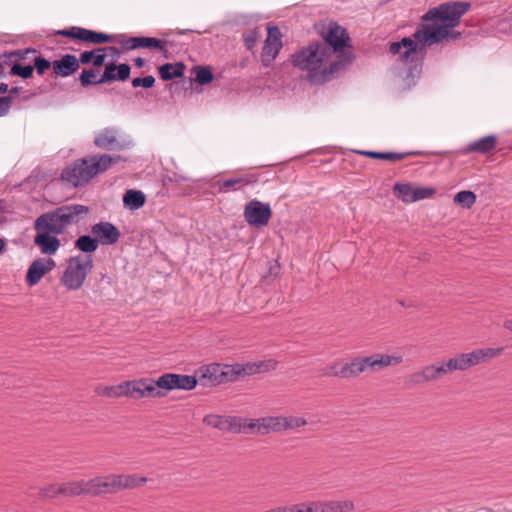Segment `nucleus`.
Masks as SVG:
<instances>
[{
    "label": "nucleus",
    "instance_id": "nucleus-1",
    "mask_svg": "<svg viewBox=\"0 0 512 512\" xmlns=\"http://www.w3.org/2000/svg\"><path fill=\"white\" fill-rule=\"evenodd\" d=\"M456 26L418 23L411 36L391 42L388 51L392 55H399V60L406 66V78L414 82L422 74L428 47L461 38V32L453 30Z\"/></svg>",
    "mask_w": 512,
    "mask_h": 512
},
{
    "label": "nucleus",
    "instance_id": "nucleus-2",
    "mask_svg": "<svg viewBox=\"0 0 512 512\" xmlns=\"http://www.w3.org/2000/svg\"><path fill=\"white\" fill-rule=\"evenodd\" d=\"M88 213V206L66 204L41 214L34 221V244L42 254L54 255L61 245L57 235L63 234L69 226L78 224Z\"/></svg>",
    "mask_w": 512,
    "mask_h": 512
},
{
    "label": "nucleus",
    "instance_id": "nucleus-3",
    "mask_svg": "<svg viewBox=\"0 0 512 512\" xmlns=\"http://www.w3.org/2000/svg\"><path fill=\"white\" fill-rule=\"evenodd\" d=\"M319 34L322 37L320 45L324 50L332 57L337 55V60L332 61L327 67L322 69L319 74L320 79L316 81L329 82L337 73L345 70L346 66L350 64L355 56L346 51V48H351V38L347 30L340 26L337 22L330 21L327 25H321V29H318V25H315Z\"/></svg>",
    "mask_w": 512,
    "mask_h": 512
},
{
    "label": "nucleus",
    "instance_id": "nucleus-4",
    "mask_svg": "<svg viewBox=\"0 0 512 512\" xmlns=\"http://www.w3.org/2000/svg\"><path fill=\"white\" fill-rule=\"evenodd\" d=\"M330 58L331 56L320 45V40H315L293 54L292 63L295 67L308 71L310 82L319 85L325 83L316 81V79H320L319 74L322 70L319 69Z\"/></svg>",
    "mask_w": 512,
    "mask_h": 512
},
{
    "label": "nucleus",
    "instance_id": "nucleus-5",
    "mask_svg": "<svg viewBox=\"0 0 512 512\" xmlns=\"http://www.w3.org/2000/svg\"><path fill=\"white\" fill-rule=\"evenodd\" d=\"M471 9L468 1H449L430 8L424 13L419 23L424 24H451L458 25L461 17Z\"/></svg>",
    "mask_w": 512,
    "mask_h": 512
},
{
    "label": "nucleus",
    "instance_id": "nucleus-6",
    "mask_svg": "<svg viewBox=\"0 0 512 512\" xmlns=\"http://www.w3.org/2000/svg\"><path fill=\"white\" fill-rule=\"evenodd\" d=\"M131 67L127 63H119L112 61L106 63L103 73L99 79L97 71L93 68L83 69L79 74L78 80L82 87L87 88L91 85H100L112 83L115 81H126L130 78Z\"/></svg>",
    "mask_w": 512,
    "mask_h": 512
},
{
    "label": "nucleus",
    "instance_id": "nucleus-7",
    "mask_svg": "<svg viewBox=\"0 0 512 512\" xmlns=\"http://www.w3.org/2000/svg\"><path fill=\"white\" fill-rule=\"evenodd\" d=\"M502 348H486L476 349L470 353H461L446 361V367L450 372L459 370L464 371L472 366H475L486 358H493L502 352Z\"/></svg>",
    "mask_w": 512,
    "mask_h": 512
},
{
    "label": "nucleus",
    "instance_id": "nucleus-8",
    "mask_svg": "<svg viewBox=\"0 0 512 512\" xmlns=\"http://www.w3.org/2000/svg\"><path fill=\"white\" fill-rule=\"evenodd\" d=\"M95 176L90 158L75 160L61 172V179L73 187L87 184Z\"/></svg>",
    "mask_w": 512,
    "mask_h": 512
},
{
    "label": "nucleus",
    "instance_id": "nucleus-9",
    "mask_svg": "<svg viewBox=\"0 0 512 512\" xmlns=\"http://www.w3.org/2000/svg\"><path fill=\"white\" fill-rule=\"evenodd\" d=\"M125 50L148 49L151 51H159L165 59L171 57V53L167 48L168 41L156 37L133 36L120 41Z\"/></svg>",
    "mask_w": 512,
    "mask_h": 512
},
{
    "label": "nucleus",
    "instance_id": "nucleus-10",
    "mask_svg": "<svg viewBox=\"0 0 512 512\" xmlns=\"http://www.w3.org/2000/svg\"><path fill=\"white\" fill-rule=\"evenodd\" d=\"M191 75L194 77L170 83L168 86L170 92L175 94L179 93L180 90L185 92L191 91L193 83L203 86L210 84L214 80V74L210 66L195 65L191 69Z\"/></svg>",
    "mask_w": 512,
    "mask_h": 512
},
{
    "label": "nucleus",
    "instance_id": "nucleus-11",
    "mask_svg": "<svg viewBox=\"0 0 512 512\" xmlns=\"http://www.w3.org/2000/svg\"><path fill=\"white\" fill-rule=\"evenodd\" d=\"M243 215L251 227L262 228L268 225L272 217V209L269 203L253 199L245 205Z\"/></svg>",
    "mask_w": 512,
    "mask_h": 512
},
{
    "label": "nucleus",
    "instance_id": "nucleus-12",
    "mask_svg": "<svg viewBox=\"0 0 512 512\" xmlns=\"http://www.w3.org/2000/svg\"><path fill=\"white\" fill-rule=\"evenodd\" d=\"M199 382L197 375H183L176 373H165L160 376L159 384L162 385L161 389L170 391L174 389H181L190 391L194 389Z\"/></svg>",
    "mask_w": 512,
    "mask_h": 512
},
{
    "label": "nucleus",
    "instance_id": "nucleus-13",
    "mask_svg": "<svg viewBox=\"0 0 512 512\" xmlns=\"http://www.w3.org/2000/svg\"><path fill=\"white\" fill-rule=\"evenodd\" d=\"M87 482L88 488L86 490V495L101 496L117 493L119 491L117 474L97 476Z\"/></svg>",
    "mask_w": 512,
    "mask_h": 512
},
{
    "label": "nucleus",
    "instance_id": "nucleus-14",
    "mask_svg": "<svg viewBox=\"0 0 512 512\" xmlns=\"http://www.w3.org/2000/svg\"><path fill=\"white\" fill-rule=\"evenodd\" d=\"M80 256L71 257L61 277L62 284L68 290H78L85 281V272L81 271Z\"/></svg>",
    "mask_w": 512,
    "mask_h": 512
},
{
    "label": "nucleus",
    "instance_id": "nucleus-15",
    "mask_svg": "<svg viewBox=\"0 0 512 512\" xmlns=\"http://www.w3.org/2000/svg\"><path fill=\"white\" fill-rule=\"evenodd\" d=\"M56 267V262L50 257H42L34 260L26 272V284L29 287L37 285L40 280Z\"/></svg>",
    "mask_w": 512,
    "mask_h": 512
},
{
    "label": "nucleus",
    "instance_id": "nucleus-16",
    "mask_svg": "<svg viewBox=\"0 0 512 512\" xmlns=\"http://www.w3.org/2000/svg\"><path fill=\"white\" fill-rule=\"evenodd\" d=\"M364 372H377L389 366H396L403 362L400 355H387L375 353L370 356H362Z\"/></svg>",
    "mask_w": 512,
    "mask_h": 512
},
{
    "label": "nucleus",
    "instance_id": "nucleus-17",
    "mask_svg": "<svg viewBox=\"0 0 512 512\" xmlns=\"http://www.w3.org/2000/svg\"><path fill=\"white\" fill-rule=\"evenodd\" d=\"M91 233L96 237L101 245L109 246L116 244L120 237L121 232L111 222L100 221L91 227Z\"/></svg>",
    "mask_w": 512,
    "mask_h": 512
},
{
    "label": "nucleus",
    "instance_id": "nucleus-18",
    "mask_svg": "<svg viewBox=\"0 0 512 512\" xmlns=\"http://www.w3.org/2000/svg\"><path fill=\"white\" fill-rule=\"evenodd\" d=\"M80 62L75 55L65 54L52 62V76L69 77L78 71Z\"/></svg>",
    "mask_w": 512,
    "mask_h": 512
},
{
    "label": "nucleus",
    "instance_id": "nucleus-19",
    "mask_svg": "<svg viewBox=\"0 0 512 512\" xmlns=\"http://www.w3.org/2000/svg\"><path fill=\"white\" fill-rule=\"evenodd\" d=\"M223 365L220 363H213L207 366H202L196 371L199 382L203 386H216L220 384L219 378H222Z\"/></svg>",
    "mask_w": 512,
    "mask_h": 512
},
{
    "label": "nucleus",
    "instance_id": "nucleus-20",
    "mask_svg": "<svg viewBox=\"0 0 512 512\" xmlns=\"http://www.w3.org/2000/svg\"><path fill=\"white\" fill-rule=\"evenodd\" d=\"M364 373L362 356L351 358L350 361L340 366L339 371L323 373L324 376H334L342 379L355 378Z\"/></svg>",
    "mask_w": 512,
    "mask_h": 512
},
{
    "label": "nucleus",
    "instance_id": "nucleus-21",
    "mask_svg": "<svg viewBox=\"0 0 512 512\" xmlns=\"http://www.w3.org/2000/svg\"><path fill=\"white\" fill-rule=\"evenodd\" d=\"M117 136V129L105 128L95 136L94 145L104 150H122L124 148V145L119 143Z\"/></svg>",
    "mask_w": 512,
    "mask_h": 512
},
{
    "label": "nucleus",
    "instance_id": "nucleus-22",
    "mask_svg": "<svg viewBox=\"0 0 512 512\" xmlns=\"http://www.w3.org/2000/svg\"><path fill=\"white\" fill-rule=\"evenodd\" d=\"M79 41L94 45L110 44L117 41V36L81 27Z\"/></svg>",
    "mask_w": 512,
    "mask_h": 512
},
{
    "label": "nucleus",
    "instance_id": "nucleus-23",
    "mask_svg": "<svg viewBox=\"0 0 512 512\" xmlns=\"http://www.w3.org/2000/svg\"><path fill=\"white\" fill-rule=\"evenodd\" d=\"M236 416L206 415L203 423L207 426L235 433Z\"/></svg>",
    "mask_w": 512,
    "mask_h": 512
},
{
    "label": "nucleus",
    "instance_id": "nucleus-24",
    "mask_svg": "<svg viewBox=\"0 0 512 512\" xmlns=\"http://www.w3.org/2000/svg\"><path fill=\"white\" fill-rule=\"evenodd\" d=\"M497 144V137L495 135H487L482 137L474 142L469 143L464 152L465 153H480V154H488L493 151Z\"/></svg>",
    "mask_w": 512,
    "mask_h": 512
},
{
    "label": "nucleus",
    "instance_id": "nucleus-25",
    "mask_svg": "<svg viewBox=\"0 0 512 512\" xmlns=\"http://www.w3.org/2000/svg\"><path fill=\"white\" fill-rule=\"evenodd\" d=\"M186 66L183 62L164 63L158 67L159 77L163 81H170L177 78H182L185 73Z\"/></svg>",
    "mask_w": 512,
    "mask_h": 512
},
{
    "label": "nucleus",
    "instance_id": "nucleus-26",
    "mask_svg": "<svg viewBox=\"0 0 512 512\" xmlns=\"http://www.w3.org/2000/svg\"><path fill=\"white\" fill-rule=\"evenodd\" d=\"M235 433L263 435L261 418L249 419L236 416Z\"/></svg>",
    "mask_w": 512,
    "mask_h": 512
},
{
    "label": "nucleus",
    "instance_id": "nucleus-27",
    "mask_svg": "<svg viewBox=\"0 0 512 512\" xmlns=\"http://www.w3.org/2000/svg\"><path fill=\"white\" fill-rule=\"evenodd\" d=\"M356 153L372 159L397 162L407 158L410 155H417V152H377L368 150H359Z\"/></svg>",
    "mask_w": 512,
    "mask_h": 512
},
{
    "label": "nucleus",
    "instance_id": "nucleus-28",
    "mask_svg": "<svg viewBox=\"0 0 512 512\" xmlns=\"http://www.w3.org/2000/svg\"><path fill=\"white\" fill-rule=\"evenodd\" d=\"M88 482L85 480L67 482L61 484L54 492L56 495H63L66 497L79 496L86 494Z\"/></svg>",
    "mask_w": 512,
    "mask_h": 512
},
{
    "label": "nucleus",
    "instance_id": "nucleus-29",
    "mask_svg": "<svg viewBox=\"0 0 512 512\" xmlns=\"http://www.w3.org/2000/svg\"><path fill=\"white\" fill-rule=\"evenodd\" d=\"M145 194L140 190L129 189L123 195V205L129 210H137L144 206Z\"/></svg>",
    "mask_w": 512,
    "mask_h": 512
},
{
    "label": "nucleus",
    "instance_id": "nucleus-30",
    "mask_svg": "<svg viewBox=\"0 0 512 512\" xmlns=\"http://www.w3.org/2000/svg\"><path fill=\"white\" fill-rule=\"evenodd\" d=\"M78 60L80 65L92 64L96 68L106 65L105 58L100 47L82 52Z\"/></svg>",
    "mask_w": 512,
    "mask_h": 512
},
{
    "label": "nucleus",
    "instance_id": "nucleus-31",
    "mask_svg": "<svg viewBox=\"0 0 512 512\" xmlns=\"http://www.w3.org/2000/svg\"><path fill=\"white\" fill-rule=\"evenodd\" d=\"M74 246L86 255H91L98 249L99 243L95 236L86 234L79 236L74 242Z\"/></svg>",
    "mask_w": 512,
    "mask_h": 512
},
{
    "label": "nucleus",
    "instance_id": "nucleus-32",
    "mask_svg": "<svg viewBox=\"0 0 512 512\" xmlns=\"http://www.w3.org/2000/svg\"><path fill=\"white\" fill-rule=\"evenodd\" d=\"M119 491L124 489H133L144 485L147 482L146 477H140L136 474H119L117 475Z\"/></svg>",
    "mask_w": 512,
    "mask_h": 512
},
{
    "label": "nucleus",
    "instance_id": "nucleus-33",
    "mask_svg": "<svg viewBox=\"0 0 512 512\" xmlns=\"http://www.w3.org/2000/svg\"><path fill=\"white\" fill-rule=\"evenodd\" d=\"M143 383V389L145 391L146 398H162L166 396V393L163 391L164 389H161V386L159 384L160 377L157 380H154L152 378H141Z\"/></svg>",
    "mask_w": 512,
    "mask_h": 512
},
{
    "label": "nucleus",
    "instance_id": "nucleus-34",
    "mask_svg": "<svg viewBox=\"0 0 512 512\" xmlns=\"http://www.w3.org/2000/svg\"><path fill=\"white\" fill-rule=\"evenodd\" d=\"M261 424L263 435L269 434L270 432H282L283 428V416H267L261 417Z\"/></svg>",
    "mask_w": 512,
    "mask_h": 512
},
{
    "label": "nucleus",
    "instance_id": "nucleus-35",
    "mask_svg": "<svg viewBox=\"0 0 512 512\" xmlns=\"http://www.w3.org/2000/svg\"><path fill=\"white\" fill-rule=\"evenodd\" d=\"M428 382L436 381L441 379L450 371L446 367V361H442L441 363H435L431 365H427L424 367Z\"/></svg>",
    "mask_w": 512,
    "mask_h": 512
},
{
    "label": "nucleus",
    "instance_id": "nucleus-36",
    "mask_svg": "<svg viewBox=\"0 0 512 512\" xmlns=\"http://www.w3.org/2000/svg\"><path fill=\"white\" fill-rule=\"evenodd\" d=\"M412 192L413 184L411 183H396L393 186V194L396 198L400 199L404 203H412Z\"/></svg>",
    "mask_w": 512,
    "mask_h": 512
},
{
    "label": "nucleus",
    "instance_id": "nucleus-37",
    "mask_svg": "<svg viewBox=\"0 0 512 512\" xmlns=\"http://www.w3.org/2000/svg\"><path fill=\"white\" fill-rule=\"evenodd\" d=\"M476 194L470 190H462L455 194L453 201L462 208L470 209L476 203Z\"/></svg>",
    "mask_w": 512,
    "mask_h": 512
},
{
    "label": "nucleus",
    "instance_id": "nucleus-38",
    "mask_svg": "<svg viewBox=\"0 0 512 512\" xmlns=\"http://www.w3.org/2000/svg\"><path fill=\"white\" fill-rule=\"evenodd\" d=\"M92 168L95 171V176L108 170L112 166V155L103 154L100 156L94 155L90 157Z\"/></svg>",
    "mask_w": 512,
    "mask_h": 512
},
{
    "label": "nucleus",
    "instance_id": "nucleus-39",
    "mask_svg": "<svg viewBox=\"0 0 512 512\" xmlns=\"http://www.w3.org/2000/svg\"><path fill=\"white\" fill-rule=\"evenodd\" d=\"M354 508V503L350 500L324 502V512H351Z\"/></svg>",
    "mask_w": 512,
    "mask_h": 512
},
{
    "label": "nucleus",
    "instance_id": "nucleus-40",
    "mask_svg": "<svg viewBox=\"0 0 512 512\" xmlns=\"http://www.w3.org/2000/svg\"><path fill=\"white\" fill-rule=\"evenodd\" d=\"M143 383L144 382L141 381V378L126 381V396L137 400L146 398L145 391L143 389Z\"/></svg>",
    "mask_w": 512,
    "mask_h": 512
},
{
    "label": "nucleus",
    "instance_id": "nucleus-41",
    "mask_svg": "<svg viewBox=\"0 0 512 512\" xmlns=\"http://www.w3.org/2000/svg\"><path fill=\"white\" fill-rule=\"evenodd\" d=\"M98 394L109 398H119L121 396H126V381L114 386H105L98 390Z\"/></svg>",
    "mask_w": 512,
    "mask_h": 512
},
{
    "label": "nucleus",
    "instance_id": "nucleus-42",
    "mask_svg": "<svg viewBox=\"0 0 512 512\" xmlns=\"http://www.w3.org/2000/svg\"><path fill=\"white\" fill-rule=\"evenodd\" d=\"M34 67L32 65H22L20 62L14 61L10 69V75L18 76L22 79H30L33 77Z\"/></svg>",
    "mask_w": 512,
    "mask_h": 512
},
{
    "label": "nucleus",
    "instance_id": "nucleus-43",
    "mask_svg": "<svg viewBox=\"0 0 512 512\" xmlns=\"http://www.w3.org/2000/svg\"><path fill=\"white\" fill-rule=\"evenodd\" d=\"M31 60L33 62L32 67H34V70H36L39 76L44 75L47 70L52 68V62L43 57L39 51L37 54L33 55Z\"/></svg>",
    "mask_w": 512,
    "mask_h": 512
},
{
    "label": "nucleus",
    "instance_id": "nucleus-44",
    "mask_svg": "<svg viewBox=\"0 0 512 512\" xmlns=\"http://www.w3.org/2000/svg\"><path fill=\"white\" fill-rule=\"evenodd\" d=\"M38 50L32 47L17 49L11 52H5L4 57L15 58L14 61L20 62L21 60L31 59L34 54H37Z\"/></svg>",
    "mask_w": 512,
    "mask_h": 512
},
{
    "label": "nucleus",
    "instance_id": "nucleus-45",
    "mask_svg": "<svg viewBox=\"0 0 512 512\" xmlns=\"http://www.w3.org/2000/svg\"><path fill=\"white\" fill-rule=\"evenodd\" d=\"M280 49L275 46H271V44L264 43L261 52V62L264 67L270 66V64L274 61V59L279 54Z\"/></svg>",
    "mask_w": 512,
    "mask_h": 512
},
{
    "label": "nucleus",
    "instance_id": "nucleus-46",
    "mask_svg": "<svg viewBox=\"0 0 512 512\" xmlns=\"http://www.w3.org/2000/svg\"><path fill=\"white\" fill-rule=\"evenodd\" d=\"M281 31L278 26H268L267 27V38L264 43L271 44V46H275L278 49L282 48L281 41Z\"/></svg>",
    "mask_w": 512,
    "mask_h": 512
},
{
    "label": "nucleus",
    "instance_id": "nucleus-47",
    "mask_svg": "<svg viewBox=\"0 0 512 512\" xmlns=\"http://www.w3.org/2000/svg\"><path fill=\"white\" fill-rule=\"evenodd\" d=\"M238 364L234 365H223V372L222 378H219L220 384L227 383V382H234L240 378V374L238 371Z\"/></svg>",
    "mask_w": 512,
    "mask_h": 512
},
{
    "label": "nucleus",
    "instance_id": "nucleus-48",
    "mask_svg": "<svg viewBox=\"0 0 512 512\" xmlns=\"http://www.w3.org/2000/svg\"><path fill=\"white\" fill-rule=\"evenodd\" d=\"M307 424V420L297 416H283V428L285 430H293Z\"/></svg>",
    "mask_w": 512,
    "mask_h": 512
},
{
    "label": "nucleus",
    "instance_id": "nucleus-49",
    "mask_svg": "<svg viewBox=\"0 0 512 512\" xmlns=\"http://www.w3.org/2000/svg\"><path fill=\"white\" fill-rule=\"evenodd\" d=\"M436 193V189L433 187H415L413 185L412 198L413 202L429 198Z\"/></svg>",
    "mask_w": 512,
    "mask_h": 512
},
{
    "label": "nucleus",
    "instance_id": "nucleus-50",
    "mask_svg": "<svg viewBox=\"0 0 512 512\" xmlns=\"http://www.w3.org/2000/svg\"><path fill=\"white\" fill-rule=\"evenodd\" d=\"M259 36V31L257 28L251 29L245 33H243V41L247 50L252 51L256 46V42Z\"/></svg>",
    "mask_w": 512,
    "mask_h": 512
},
{
    "label": "nucleus",
    "instance_id": "nucleus-51",
    "mask_svg": "<svg viewBox=\"0 0 512 512\" xmlns=\"http://www.w3.org/2000/svg\"><path fill=\"white\" fill-rule=\"evenodd\" d=\"M131 84L134 88L142 87L150 89L155 85V78L152 75L133 78Z\"/></svg>",
    "mask_w": 512,
    "mask_h": 512
},
{
    "label": "nucleus",
    "instance_id": "nucleus-52",
    "mask_svg": "<svg viewBox=\"0 0 512 512\" xmlns=\"http://www.w3.org/2000/svg\"><path fill=\"white\" fill-rule=\"evenodd\" d=\"M104 283L110 286L111 278L104 273H100V278L96 280V284L94 286V293L101 298L105 297Z\"/></svg>",
    "mask_w": 512,
    "mask_h": 512
},
{
    "label": "nucleus",
    "instance_id": "nucleus-53",
    "mask_svg": "<svg viewBox=\"0 0 512 512\" xmlns=\"http://www.w3.org/2000/svg\"><path fill=\"white\" fill-rule=\"evenodd\" d=\"M80 32H81V27L71 26L69 28L57 30L55 32V35H59V36H63V37H67V38H71V39L79 41Z\"/></svg>",
    "mask_w": 512,
    "mask_h": 512
},
{
    "label": "nucleus",
    "instance_id": "nucleus-54",
    "mask_svg": "<svg viewBox=\"0 0 512 512\" xmlns=\"http://www.w3.org/2000/svg\"><path fill=\"white\" fill-rule=\"evenodd\" d=\"M237 369L239 371L240 377L259 373V369L257 367V362L247 363L244 365L238 364Z\"/></svg>",
    "mask_w": 512,
    "mask_h": 512
},
{
    "label": "nucleus",
    "instance_id": "nucleus-55",
    "mask_svg": "<svg viewBox=\"0 0 512 512\" xmlns=\"http://www.w3.org/2000/svg\"><path fill=\"white\" fill-rule=\"evenodd\" d=\"M407 381L414 385H423L425 383H428V379H427L424 368L420 372H415V373L409 375Z\"/></svg>",
    "mask_w": 512,
    "mask_h": 512
},
{
    "label": "nucleus",
    "instance_id": "nucleus-56",
    "mask_svg": "<svg viewBox=\"0 0 512 512\" xmlns=\"http://www.w3.org/2000/svg\"><path fill=\"white\" fill-rule=\"evenodd\" d=\"M237 184H241L240 177L220 180L217 182V185L219 186V192H226L229 188H234V190H236L235 186Z\"/></svg>",
    "mask_w": 512,
    "mask_h": 512
},
{
    "label": "nucleus",
    "instance_id": "nucleus-57",
    "mask_svg": "<svg viewBox=\"0 0 512 512\" xmlns=\"http://www.w3.org/2000/svg\"><path fill=\"white\" fill-rule=\"evenodd\" d=\"M79 256H80V267L82 268L81 271L85 272V278H86L88 273H90L93 268V257H92V255H85L84 257L82 255H79Z\"/></svg>",
    "mask_w": 512,
    "mask_h": 512
},
{
    "label": "nucleus",
    "instance_id": "nucleus-58",
    "mask_svg": "<svg viewBox=\"0 0 512 512\" xmlns=\"http://www.w3.org/2000/svg\"><path fill=\"white\" fill-rule=\"evenodd\" d=\"M277 364H278V362L276 360L269 359V360L257 362V367L259 369V373H262V372H268V371L275 370L277 367Z\"/></svg>",
    "mask_w": 512,
    "mask_h": 512
},
{
    "label": "nucleus",
    "instance_id": "nucleus-59",
    "mask_svg": "<svg viewBox=\"0 0 512 512\" xmlns=\"http://www.w3.org/2000/svg\"><path fill=\"white\" fill-rule=\"evenodd\" d=\"M280 269H281V267H280V264L278 263L277 260H275L273 262L270 261L269 262L268 273L263 275V277H262L263 281H267V279L269 277L276 278L279 275V273H280Z\"/></svg>",
    "mask_w": 512,
    "mask_h": 512
},
{
    "label": "nucleus",
    "instance_id": "nucleus-60",
    "mask_svg": "<svg viewBox=\"0 0 512 512\" xmlns=\"http://www.w3.org/2000/svg\"><path fill=\"white\" fill-rule=\"evenodd\" d=\"M303 512H324V502L301 503Z\"/></svg>",
    "mask_w": 512,
    "mask_h": 512
},
{
    "label": "nucleus",
    "instance_id": "nucleus-61",
    "mask_svg": "<svg viewBox=\"0 0 512 512\" xmlns=\"http://www.w3.org/2000/svg\"><path fill=\"white\" fill-rule=\"evenodd\" d=\"M12 104V96H1L0 97V116L6 115Z\"/></svg>",
    "mask_w": 512,
    "mask_h": 512
},
{
    "label": "nucleus",
    "instance_id": "nucleus-62",
    "mask_svg": "<svg viewBox=\"0 0 512 512\" xmlns=\"http://www.w3.org/2000/svg\"><path fill=\"white\" fill-rule=\"evenodd\" d=\"M58 487H56L55 485H48L42 489L39 490V493H38V497L39 498H53V497H56L57 495L54 494L55 490L57 489Z\"/></svg>",
    "mask_w": 512,
    "mask_h": 512
},
{
    "label": "nucleus",
    "instance_id": "nucleus-63",
    "mask_svg": "<svg viewBox=\"0 0 512 512\" xmlns=\"http://www.w3.org/2000/svg\"><path fill=\"white\" fill-rule=\"evenodd\" d=\"M241 185H252L258 182V175L253 173H248L239 176Z\"/></svg>",
    "mask_w": 512,
    "mask_h": 512
},
{
    "label": "nucleus",
    "instance_id": "nucleus-64",
    "mask_svg": "<svg viewBox=\"0 0 512 512\" xmlns=\"http://www.w3.org/2000/svg\"><path fill=\"white\" fill-rule=\"evenodd\" d=\"M102 50V53L104 55V58L106 59V56H112L114 58H118L120 56V50L115 46H106V47H100Z\"/></svg>",
    "mask_w": 512,
    "mask_h": 512
}]
</instances>
